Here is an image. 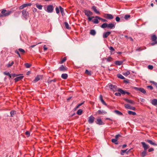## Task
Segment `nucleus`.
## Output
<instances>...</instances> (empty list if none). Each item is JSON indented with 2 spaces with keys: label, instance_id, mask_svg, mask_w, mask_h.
Here are the masks:
<instances>
[{
  "label": "nucleus",
  "instance_id": "1",
  "mask_svg": "<svg viewBox=\"0 0 157 157\" xmlns=\"http://www.w3.org/2000/svg\"><path fill=\"white\" fill-rule=\"evenodd\" d=\"M1 13L2 14L0 15V17L8 16L12 13V11L11 10H7L5 9H3Z\"/></svg>",
  "mask_w": 157,
  "mask_h": 157
},
{
  "label": "nucleus",
  "instance_id": "2",
  "mask_svg": "<svg viewBox=\"0 0 157 157\" xmlns=\"http://www.w3.org/2000/svg\"><path fill=\"white\" fill-rule=\"evenodd\" d=\"M54 6L52 5H48L45 7L44 10L48 13H52L54 10Z\"/></svg>",
  "mask_w": 157,
  "mask_h": 157
},
{
  "label": "nucleus",
  "instance_id": "3",
  "mask_svg": "<svg viewBox=\"0 0 157 157\" xmlns=\"http://www.w3.org/2000/svg\"><path fill=\"white\" fill-rule=\"evenodd\" d=\"M22 16L26 19L29 16V13L26 10H24L22 12Z\"/></svg>",
  "mask_w": 157,
  "mask_h": 157
},
{
  "label": "nucleus",
  "instance_id": "4",
  "mask_svg": "<svg viewBox=\"0 0 157 157\" xmlns=\"http://www.w3.org/2000/svg\"><path fill=\"white\" fill-rule=\"evenodd\" d=\"M108 85L109 88L114 91H116L118 89L117 86L115 85L109 84Z\"/></svg>",
  "mask_w": 157,
  "mask_h": 157
},
{
  "label": "nucleus",
  "instance_id": "5",
  "mask_svg": "<svg viewBox=\"0 0 157 157\" xmlns=\"http://www.w3.org/2000/svg\"><path fill=\"white\" fill-rule=\"evenodd\" d=\"M133 88L136 90L139 91L144 94H145L146 93L145 90L143 88L135 87H133Z\"/></svg>",
  "mask_w": 157,
  "mask_h": 157
},
{
  "label": "nucleus",
  "instance_id": "6",
  "mask_svg": "<svg viewBox=\"0 0 157 157\" xmlns=\"http://www.w3.org/2000/svg\"><path fill=\"white\" fill-rule=\"evenodd\" d=\"M157 39V37L156 35H154L152 36L151 40L152 41L154 42L152 43H151V45H154L155 44H157V40H156Z\"/></svg>",
  "mask_w": 157,
  "mask_h": 157
},
{
  "label": "nucleus",
  "instance_id": "7",
  "mask_svg": "<svg viewBox=\"0 0 157 157\" xmlns=\"http://www.w3.org/2000/svg\"><path fill=\"white\" fill-rule=\"evenodd\" d=\"M83 12L85 13V15L88 17H89L93 14L92 12L89 10H84Z\"/></svg>",
  "mask_w": 157,
  "mask_h": 157
},
{
  "label": "nucleus",
  "instance_id": "8",
  "mask_svg": "<svg viewBox=\"0 0 157 157\" xmlns=\"http://www.w3.org/2000/svg\"><path fill=\"white\" fill-rule=\"evenodd\" d=\"M124 107L126 109H132L133 110H135L136 109L135 107L132 106L130 105L126 104L124 105Z\"/></svg>",
  "mask_w": 157,
  "mask_h": 157
},
{
  "label": "nucleus",
  "instance_id": "9",
  "mask_svg": "<svg viewBox=\"0 0 157 157\" xmlns=\"http://www.w3.org/2000/svg\"><path fill=\"white\" fill-rule=\"evenodd\" d=\"M95 118L92 115L90 116L88 118V122L89 124L93 123L94 120Z\"/></svg>",
  "mask_w": 157,
  "mask_h": 157
},
{
  "label": "nucleus",
  "instance_id": "10",
  "mask_svg": "<svg viewBox=\"0 0 157 157\" xmlns=\"http://www.w3.org/2000/svg\"><path fill=\"white\" fill-rule=\"evenodd\" d=\"M141 143L143 147L144 150L146 151L147 149L149 148V145L147 144H146L145 142H142Z\"/></svg>",
  "mask_w": 157,
  "mask_h": 157
},
{
  "label": "nucleus",
  "instance_id": "11",
  "mask_svg": "<svg viewBox=\"0 0 157 157\" xmlns=\"http://www.w3.org/2000/svg\"><path fill=\"white\" fill-rule=\"evenodd\" d=\"M124 100L127 102L129 103L132 105H134L135 104V102L132 100H129L127 98H124Z\"/></svg>",
  "mask_w": 157,
  "mask_h": 157
},
{
  "label": "nucleus",
  "instance_id": "12",
  "mask_svg": "<svg viewBox=\"0 0 157 157\" xmlns=\"http://www.w3.org/2000/svg\"><path fill=\"white\" fill-rule=\"evenodd\" d=\"M115 28V25L112 23H110L109 24H108V27L107 28L108 29H112L113 28Z\"/></svg>",
  "mask_w": 157,
  "mask_h": 157
},
{
  "label": "nucleus",
  "instance_id": "13",
  "mask_svg": "<svg viewBox=\"0 0 157 157\" xmlns=\"http://www.w3.org/2000/svg\"><path fill=\"white\" fill-rule=\"evenodd\" d=\"M110 32H107L103 33V37L104 38H106L111 34Z\"/></svg>",
  "mask_w": 157,
  "mask_h": 157
},
{
  "label": "nucleus",
  "instance_id": "14",
  "mask_svg": "<svg viewBox=\"0 0 157 157\" xmlns=\"http://www.w3.org/2000/svg\"><path fill=\"white\" fill-rule=\"evenodd\" d=\"M105 15L106 18L108 19H112L113 18V16L111 14H105Z\"/></svg>",
  "mask_w": 157,
  "mask_h": 157
},
{
  "label": "nucleus",
  "instance_id": "15",
  "mask_svg": "<svg viewBox=\"0 0 157 157\" xmlns=\"http://www.w3.org/2000/svg\"><path fill=\"white\" fill-rule=\"evenodd\" d=\"M97 113L99 114L104 115L106 114L107 113V112L104 110H99L98 111Z\"/></svg>",
  "mask_w": 157,
  "mask_h": 157
},
{
  "label": "nucleus",
  "instance_id": "16",
  "mask_svg": "<svg viewBox=\"0 0 157 157\" xmlns=\"http://www.w3.org/2000/svg\"><path fill=\"white\" fill-rule=\"evenodd\" d=\"M92 9L94 12L95 13L98 14H100V12L97 9V8L95 6H93L92 7Z\"/></svg>",
  "mask_w": 157,
  "mask_h": 157
},
{
  "label": "nucleus",
  "instance_id": "17",
  "mask_svg": "<svg viewBox=\"0 0 157 157\" xmlns=\"http://www.w3.org/2000/svg\"><path fill=\"white\" fill-rule=\"evenodd\" d=\"M95 122L97 124L99 125H102L103 124V123L101 119H97Z\"/></svg>",
  "mask_w": 157,
  "mask_h": 157
},
{
  "label": "nucleus",
  "instance_id": "18",
  "mask_svg": "<svg viewBox=\"0 0 157 157\" xmlns=\"http://www.w3.org/2000/svg\"><path fill=\"white\" fill-rule=\"evenodd\" d=\"M59 70L60 71H64L66 70V67L62 65L59 68Z\"/></svg>",
  "mask_w": 157,
  "mask_h": 157
},
{
  "label": "nucleus",
  "instance_id": "19",
  "mask_svg": "<svg viewBox=\"0 0 157 157\" xmlns=\"http://www.w3.org/2000/svg\"><path fill=\"white\" fill-rule=\"evenodd\" d=\"M151 104L154 105H157V99H153L151 101Z\"/></svg>",
  "mask_w": 157,
  "mask_h": 157
},
{
  "label": "nucleus",
  "instance_id": "20",
  "mask_svg": "<svg viewBox=\"0 0 157 157\" xmlns=\"http://www.w3.org/2000/svg\"><path fill=\"white\" fill-rule=\"evenodd\" d=\"M23 78V76H20L17 77L14 79V80L15 82H17L18 81L22 79Z\"/></svg>",
  "mask_w": 157,
  "mask_h": 157
},
{
  "label": "nucleus",
  "instance_id": "21",
  "mask_svg": "<svg viewBox=\"0 0 157 157\" xmlns=\"http://www.w3.org/2000/svg\"><path fill=\"white\" fill-rule=\"evenodd\" d=\"M147 142L148 143H149L151 145H153L154 146H156L157 145V144L155 143L152 142V141L150 140H147Z\"/></svg>",
  "mask_w": 157,
  "mask_h": 157
},
{
  "label": "nucleus",
  "instance_id": "22",
  "mask_svg": "<svg viewBox=\"0 0 157 157\" xmlns=\"http://www.w3.org/2000/svg\"><path fill=\"white\" fill-rule=\"evenodd\" d=\"M123 63V62L122 61H116L115 62V64L117 65H120Z\"/></svg>",
  "mask_w": 157,
  "mask_h": 157
},
{
  "label": "nucleus",
  "instance_id": "23",
  "mask_svg": "<svg viewBox=\"0 0 157 157\" xmlns=\"http://www.w3.org/2000/svg\"><path fill=\"white\" fill-rule=\"evenodd\" d=\"M36 7L40 10L42 9L43 6L41 5H40L38 3H36Z\"/></svg>",
  "mask_w": 157,
  "mask_h": 157
},
{
  "label": "nucleus",
  "instance_id": "24",
  "mask_svg": "<svg viewBox=\"0 0 157 157\" xmlns=\"http://www.w3.org/2000/svg\"><path fill=\"white\" fill-rule=\"evenodd\" d=\"M94 19H93L92 20V21L95 24H98V23L99 22L98 20L99 19L98 18H95Z\"/></svg>",
  "mask_w": 157,
  "mask_h": 157
},
{
  "label": "nucleus",
  "instance_id": "25",
  "mask_svg": "<svg viewBox=\"0 0 157 157\" xmlns=\"http://www.w3.org/2000/svg\"><path fill=\"white\" fill-rule=\"evenodd\" d=\"M68 75L67 74H63L61 75V77L63 79H66Z\"/></svg>",
  "mask_w": 157,
  "mask_h": 157
},
{
  "label": "nucleus",
  "instance_id": "26",
  "mask_svg": "<svg viewBox=\"0 0 157 157\" xmlns=\"http://www.w3.org/2000/svg\"><path fill=\"white\" fill-rule=\"evenodd\" d=\"M117 91L120 92L121 94H125V91H124L121 89H118Z\"/></svg>",
  "mask_w": 157,
  "mask_h": 157
},
{
  "label": "nucleus",
  "instance_id": "27",
  "mask_svg": "<svg viewBox=\"0 0 157 157\" xmlns=\"http://www.w3.org/2000/svg\"><path fill=\"white\" fill-rule=\"evenodd\" d=\"M101 27L102 28H105L106 27H108V24L107 23H104L101 26Z\"/></svg>",
  "mask_w": 157,
  "mask_h": 157
},
{
  "label": "nucleus",
  "instance_id": "28",
  "mask_svg": "<svg viewBox=\"0 0 157 157\" xmlns=\"http://www.w3.org/2000/svg\"><path fill=\"white\" fill-rule=\"evenodd\" d=\"M96 32L94 30L92 29L90 31V34L93 36H94L96 34Z\"/></svg>",
  "mask_w": 157,
  "mask_h": 157
},
{
  "label": "nucleus",
  "instance_id": "29",
  "mask_svg": "<svg viewBox=\"0 0 157 157\" xmlns=\"http://www.w3.org/2000/svg\"><path fill=\"white\" fill-rule=\"evenodd\" d=\"M41 77V76H38L37 77H36L35 78V79L34 80V82H37L38 81H39L40 80V77Z\"/></svg>",
  "mask_w": 157,
  "mask_h": 157
},
{
  "label": "nucleus",
  "instance_id": "30",
  "mask_svg": "<svg viewBox=\"0 0 157 157\" xmlns=\"http://www.w3.org/2000/svg\"><path fill=\"white\" fill-rule=\"evenodd\" d=\"M59 8L60 9V12L62 13V15L63 16L64 15V9L62 8L61 6H59Z\"/></svg>",
  "mask_w": 157,
  "mask_h": 157
},
{
  "label": "nucleus",
  "instance_id": "31",
  "mask_svg": "<svg viewBox=\"0 0 157 157\" xmlns=\"http://www.w3.org/2000/svg\"><path fill=\"white\" fill-rule=\"evenodd\" d=\"M128 114L129 115H135L136 113L135 112H133L131 111H128Z\"/></svg>",
  "mask_w": 157,
  "mask_h": 157
},
{
  "label": "nucleus",
  "instance_id": "32",
  "mask_svg": "<svg viewBox=\"0 0 157 157\" xmlns=\"http://www.w3.org/2000/svg\"><path fill=\"white\" fill-rule=\"evenodd\" d=\"M104 59L106 60L108 62H110L112 61L113 59L111 57H109L107 58H105Z\"/></svg>",
  "mask_w": 157,
  "mask_h": 157
},
{
  "label": "nucleus",
  "instance_id": "33",
  "mask_svg": "<svg viewBox=\"0 0 157 157\" xmlns=\"http://www.w3.org/2000/svg\"><path fill=\"white\" fill-rule=\"evenodd\" d=\"M95 17L98 18V19H99V20H101L102 22H106L107 21L106 20L101 18L98 16H96Z\"/></svg>",
  "mask_w": 157,
  "mask_h": 157
},
{
  "label": "nucleus",
  "instance_id": "34",
  "mask_svg": "<svg viewBox=\"0 0 157 157\" xmlns=\"http://www.w3.org/2000/svg\"><path fill=\"white\" fill-rule=\"evenodd\" d=\"M111 141L112 143H114L116 144H118L117 140L116 139H113Z\"/></svg>",
  "mask_w": 157,
  "mask_h": 157
},
{
  "label": "nucleus",
  "instance_id": "35",
  "mask_svg": "<svg viewBox=\"0 0 157 157\" xmlns=\"http://www.w3.org/2000/svg\"><path fill=\"white\" fill-rule=\"evenodd\" d=\"M147 155L146 151L144 150L141 153V155L142 157H144L145 156Z\"/></svg>",
  "mask_w": 157,
  "mask_h": 157
},
{
  "label": "nucleus",
  "instance_id": "36",
  "mask_svg": "<svg viewBox=\"0 0 157 157\" xmlns=\"http://www.w3.org/2000/svg\"><path fill=\"white\" fill-rule=\"evenodd\" d=\"M117 76L118 78H120L121 79H124V77L120 74H117Z\"/></svg>",
  "mask_w": 157,
  "mask_h": 157
},
{
  "label": "nucleus",
  "instance_id": "37",
  "mask_svg": "<svg viewBox=\"0 0 157 157\" xmlns=\"http://www.w3.org/2000/svg\"><path fill=\"white\" fill-rule=\"evenodd\" d=\"M3 73L4 75L8 76L10 78L11 77V76L9 72L5 71Z\"/></svg>",
  "mask_w": 157,
  "mask_h": 157
},
{
  "label": "nucleus",
  "instance_id": "38",
  "mask_svg": "<svg viewBox=\"0 0 157 157\" xmlns=\"http://www.w3.org/2000/svg\"><path fill=\"white\" fill-rule=\"evenodd\" d=\"M82 112V111L81 109L78 110L77 112V113L78 115H81Z\"/></svg>",
  "mask_w": 157,
  "mask_h": 157
},
{
  "label": "nucleus",
  "instance_id": "39",
  "mask_svg": "<svg viewBox=\"0 0 157 157\" xmlns=\"http://www.w3.org/2000/svg\"><path fill=\"white\" fill-rule=\"evenodd\" d=\"M115 113L118 115H123V114L122 113H121V112H120L118 110H115Z\"/></svg>",
  "mask_w": 157,
  "mask_h": 157
},
{
  "label": "nucleus",
  "instance_id": "40",
  "mask_svg": "<svg viewBox=\"0 0 157 157\" xmlns=\"http://www.w3.org/2000/svg\"><path fill=\"white\" fill-rule=\"evenodd\" d=\"M26 7L25 4H24L20 6L19 7V9L20 10L22 9H24V8Z\"/></svg>",
  "mask_w": 157,
  "mask_h": 157
},
{
  "label": "nucleus",
  "instance_id": "41",
  "mask_svg": "<svg viewBox=\"0 0 157 157\" xmlns=\"http://www.w3.org/2000/svg\"><path fill=\"white\" fill-rule=\"evenodd\" d=\"M15 113H16L15 111L14 110L11 111L10 112V113L11 114V116L13 117V115H14V114H15Z\"/></svg>",
  "mask_w": 157,
  "mask_h": 157
},
{
  "label": "nucleus",
  "instance_id": "42",
  "mask_svg": "<svg viewBox=\"0 0 157 157\" xmlns=\"http://www.w3.org/2000/svg\"><path fill=\"white\" fill-rule=\"evenodd\" d=\"M128 149H127L125 150H121V154L122 155H124L125 153Z\"/></svg>",
  "mask_w": 157,
  "mask_h": 157
},
{
  "label": "nucleus",
  "instance_id": "43",
  "mask_svg": "<svg viewBox=\"0 0 157 157\" xmlns=\"http://www.w3.org/2000/svg\"><path fill=\"white\" fill-rule=\"evenodd\" d=\"M64 24H65V27H66V28L67 29H70V27H69V24H68V23L67 22H65L64 23Z\"/></svg>",
  "mask_w": 157,
  "mask_h": 157
},
{
  "label": "nucleus",
  "instance_id": "44",
  "mask_svg": "<svg viewBox=\"0 0 157 157\" xmlns=\"http://www.w3.org/2000/svg\"><path fill=\"white\" fill-rule=\"evenodd\" d=\"M130 74L129 71H127L126 72H124L123 73V75L125 76H128Z\"/></svg>",
  "mask_w": 157,
  "mask_h": 157
},
{
  "label": "nucleus",
  "instance_id": "45",
  "mask_svg": "<svg viewBox=\"0 0 157 157\" xmlns=\"http://www.w3.org/2000/svg\"><path fill=\"white\" fill-rule=\"evenodd\" d=\"M25 66L26 68H28L31 66V64L27 63L25 64Z\"/></svg>",
  "mask_w": 157,
  "mask_h": 157
},
{
  "label": "nucleus",
  "instance_id": "46",
  "mask_svg": "<svg viewBox=\"0 0 157 157\" xmlns=\"http://www.w3.org/2000/svg\"><path fill=\"white\" fill-rule=\"evenodd\" d=\"M150 82L152 83L156 87V88L157 89V83L156 82L153 81H150Z\"/></svg>",
  "mask_w": 157,
  "mask_h": 157
},
{
  "label": "nucleus",
  "instance_id": "47",
  "mask_svg": "<svg viewBox=\"0 0 157 157\" xmlns=\"http://www.w3.org/2000/svg\"><path fill=\"white\" fill-rule=\"evenodd\" d=\"M55 10H56V13L57 14H58V13H59V9L58 8V7H56V8Z\"/></svg>",
  "mask_w": 157,
  "mask_h": 157
},
{
  "label": "nucleus",
  "instance_id": "48",
  "mask_svg": "<svg viewBox=\"0 0 157 157\" xmlns=\"http://www.w3.org/2000/svg\"><path fill=\"white\" fill-rule=\"evenodd\" d=\"M130 16L129 15H126L125 16L124 18L125 19L127 20L128 18H130Z\"/></svg>",
  "mask_w": 157,
  "mask_h": 157
},
{
  "label": "nucleus",
  "instance_id": "49",
  "mask_svg": "<svg viewBox=\"0 0 157 157\" xmlns=\"http://www.w3.org/2000/svg\"><path fill=\"white\" fill-rule=\"evenodd\" d=\"M85 73H86V74H87L88 75H90L91 74L90 71H89L87 70H86V71H85Z\"/></svg>",
  "mask_w": 157,
  "mask_h": 157
},
{
  "label": "nucleus",
  "instance_id": "50",
  "mask_svg": "<svg viewBox=\"0 0 157 157\" xmlns=\"http://www.w3.org/2000/svg\"><path fill=\"white\" fill-rule=\"evenodd\" d=\"M19 51L22 52V53H24L25 52V50L23 49H22V48H19Z\"/></svg>",
  "mask_w": 157,
  "mask_h": 157
},
{
  "label": "nucleus",
  "instance_id": "51",
  "mask_svg": "<svg viewBox=\"0 0 157 157\" xmlns=\"http://www.w3.org/2000/svg\"><path fill=\"white\" fill-rule=\"evenodd\" d=\"M148 67L149 69L151 70V69H153V67L152 65H149L148 66Z\"/></svg>",
  "mask_w": 157,
  "mask_h": 157
},
{
  "label": "nucleus",
  "instance_id": "52",
  "mask_svg": "<svg viewBox=\"0 0 157 157\" xmlns=\"http://www.w3.org/2000/svg\"><path fill=\"white\" fill-rule=\"evenodd\" d=\"M95 17H89L88 18V20L89 21H90L92 20V19H93V18H94Z\"/></svg>",
  "mask_w": 157,
  "mask_h": 157
},
{
  "label": "nucleus",
  "instance_id": "53",
  "mask_svg": "<svg viewBox=\"0 0 157 157\" xmlns=\"http://www.w3.org/2000/svg\"><path fill=\"white\" fill-rule=\"evenodd\" d=\"M114 94L117 96H121V94L120 93H116Z\"/></svg>",
  "mask_w": 157,
  "mask_h": 157
},
{
  "label": "nucleus",
  "instance_id": "54",
  "mask_svg": "<svg viewBox=\"0 0 157 157\" xmlns=\"http://www.w3.org/2000/svg\"><path fill=\"white\" fill-rule=\"evenodd\" d=\"M120 18L119 17H116V20L117 22H119L120 21Z\"/></svg>",
  "mask_w": 157,
  "mask_h": 157
},
{
  "label": "nucleus",
  "instance_id": "55",
  "mask_svg": "<svg viewBox=\"0 0 157 157\" xmlns=\"http://www.w3.org/2000/svg\"><path fill=\"white\" fill-rule=\"evenodd\" d=\"M25 134H26V135H27L28 137H29V136H30V134L29 132L28 131H26L25 132Z\"/></svg>",
  "mask_w": 157,
  "mask_h": 157
},
{
  "label": "nucleus",
  "instance_id": "56",
  "mask_svg": "<svg viewBox=\"0 0 157 157\" xmlns=\"http://www.w3.org/2000/svg\"><path fill=\"white\" fill-rule=\"evenodd\" d=\"M15 53H17L19 57H21L18 51H17V50H16L15 51Z\"/></svg>",
  "mask_w": 157,
  "mask_h": 157
},
{
  "label": "nucleus",
  "instance_id": "57",
  "mask_svg": "<svg viewBox=\"0 0 157 157\" xmlns=\"http://www.w3.org/2000/svg\"><path fill=\"white\" fill-rule=\"evenodd\" d=\"M154 150V149L153 148H150L148 149V151L149 152H150L153 151Z\"/></svg>",
  "mask_w": 157,
  "mask_h": 157
},
{
  "label": "nucleus",
  "instance_id": "58",
  "mask_svg": "<svg viewBox=\"0 0 157 157\" xmlns=\"http://www.w3.org/2000/svg\"><path fill=\"white\" fill-rule=\"evenodd\" d=\"M101 102L102 103L105 105H107V104L105 102V101H104L103 100H102L101 101Z\"/></svg>",
  "mask_w": 157,
  "mask_h": 157
},
{
  "label": "nucleus",
  "instance_id": "59",
  "mask_svg": "<svg viewBox=\"0 0 157 157\" xmlns=\"http://www.w3.org/2000/svg\"><path fill=\"white\" fill-rule=\"evenodd\" d=\"M66 60V58L65 57L62 60H61V63H63L64 62H65Z\"/></svg>",
  "mask_w": 157,
  "mask_h": 157
},
{
  "label": "nucleus",
  "instance_id": "60",
  "mask_svg": "<svg viewBox=\"0 0 157 157\" xmlns=\"http://www.w3.org/2000/svg\"><path fill=\"white\" fill-rule=\"evenodd\" d=\"M121 136V135L119 134H118V135H116L115 136V139H116L117 140V139L119 137H120Z\"/></svg>",
  "mask_w": 157,
  "mask_h": 157
},
{
  "label": "nucleus",
  "instance_id": "61",
  "mask_svg": "<svg viewBox=\"0 0 157 157\" xmlns=\"http://www.w3.org/2000/svg\"><path fill=\"white\" fill-rule=\"evenodd\" d=\"M109 49L111 51H115L114 48L112 47H110L109 48Z\"/></svg>",
  "mask_w": 157,
  "mask_h": 157
},
{
  "label": "nucleus",
  "instance_id": "62",
  "mask_svg": "<svg viewBox=\"0 0 157 157\" xmlns=\"http://www.w3.org/2000/svg\"><path fill=\"white\" fill-rule=\"evenodd\" d=\"M147 88H149L151 90H152L153 89V87L151 86H147Z\"/></svg>",
  "mask_w": 157,
  "mask_h": 157
},
{
  "label": "nucleus",
  "instance_id": "63",
  "mask_svg": "<svg viewBox=\"0 0 157 157\" xmlns=\"http://www.w3.org/2000/svg\"><path fill=\"white\" fill-rule=\"evenodd\" d=\"M14 63L13 62H12L10 63H9L8 64L9 67L11 66L12 65H13Z\"/></svg>",
  "mask_w": 157,
  "mask_h": 157
},
{
  "label": "nucleus",
  "instance_id": "64",
  "mask_svg": "<svg viewBox=\"0 0 157 157\" xmlns=\"http://www.w3.org/2000/svg\"><path fill=\"white\" fill-rule=\"evenodd\" d=\"M43 48H44V51L48 49L46 47L45 45L44 46Z\"/></svg>",
  "mask_w": 157,
  "mask_h": 157
}]
</instances>
